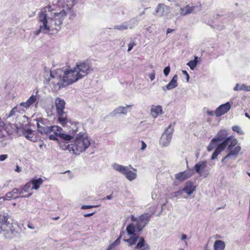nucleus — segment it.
<instances>
[{"label":"nucleus","mask_w":250,"mask_h":250,"mask_svg":"<svg viewBox=\"0 0 250 250\" xmlns=\"http://www.w3.org/2000/svg\"><path fill=\"white\" fill-rule=\"evenodd\" d=\"M25 112V111L23 108L21 104H18L16 106H15L10 112V113L8 115V117H11L16 113H20L22 114Z\"/></svg>","instance_id":"cd10ccee"},{"label":"nucleus","mask_w":250,"mask_h":250,"mask_svg":"<svg viewBox=\"0 0 250 250\" xmlns=\"http://www.w3.org/2000/svg\"><path fill=\"white\" fill-rule=\"evenodd\" d=\"M186 79H187V82H188V80H189V77L188 74L186 75Z\"/></svg>","instance_id":"680f3d73"},{"label":"nucleus","mask_w":250,"mask_h":250,"mask_svg":"<svg viewBox=\"0 0 250 250\" xmlns=\"http://www.w3.org/2000/svg\"><path fill=\"white\" fill-rule=\"evenodd\" d=\"M37 100V96L32 95L26 100V102H21L20 104L26 111V110L29 109L32 104L36 102Z\"/></svg>","instance_id":"a211bd4d"},{"label":"nucleus","mask_w":250,"mask_h":250,"mask_svg":"<svg viewBox=\"0 0 250 250\" xmlns=\"http://www.w3.org/2000/svg\"><path fill=\"white\" fill-rule=\"evenodd\" d=\"M93 69L87 62L77 63L76 66L72 68H66L63 71V77L66 85L76 83L83 78Z\"/></svg>","instance_id":"f257e3e1"},{"label":"nucleus","mask_w":250,"mask_h":250,"mask_svg":"<svg viewBox=\"0 0 250 250\" xmlns=\"http://www.w3.org/2000/svg\"><path fill=\"white\" fill-rule=\"evenodd\" d=\"M185 244L186 246L188 245V242L187 241H185Z\"/></svg>","instance_id":"69168bd1"},{"label":"nucleus","mask_w":250,"mask_h":250,"mask_svg":"<svg viewBox=\"0 0 250 250\" xmlns=\"http://www.w3.org/2000/svg\"><path fill=\"white\" fill-rule=\"evenodd\" d=\"M248 175L250 177V172L248 173Z\"/></svg>","instance_id":"774afa93"},{"label":"nucleus","mask_w":250,"mask_h":250,"mask_svg":"<svg viewBox=\"0 0 250 250\" xmlns=\"http://www.w3.org/2000/svg\"><path fill=\"white\" fill-rule=\"evenodd\" d=\"M9 215L7 213L0 214V229L5 232L4 237L11 239L17 236L18 232L15 230L12 223L8 221Z\"/></svg>","instance_id":"39448f33"},{"label":"nucleus","mask_w":250,"mask_h":250,"mask_svg":"<svg viewBox=\"0 0 250 250\" xmlns=\"http://www.w3.org/2000/svg\"><path fill=\"white\" fill-rule=\"evenodd\" d=\"M162 113L163 109L161 105H152L150 109V115L153 118H156Z\"/></svg>","instance_id":"5701e85b"},{"label":"nucleus","mask_w":250,"mask_h":250,"mask_svg":"<svg viewBox=\"0 0 250 250\" xmlns=\"http://www.w3.org/2000/svg\"><path fill=\"white\" fill-rule=\"evenodd\" d=\"M19 194V189L15 188L11 191L7 192L4 196L5 200H10L12 198L17 199L19 197L18 195Z\"/></svg>","instance_id":"a878e982"},{"label":"nucleus","mask_w":250,"mask_h":250,"mask_svg":"<svg viewBox=\"0 0 250 250\" xmlns=\"http://www.w3.org/2000/svg\"><path fill=\"white\" fill-rule=\"evenodd\" d=\"M90 139L86 133L79 132L71 145L67 146L70 152L79 155L85 151L90 146Z\"/></svg>","instance_id":"7ed1b4c3"},{"label":"nucleus","mask_w":250,"mask_h":250,"mask_svg":"<svg viewBox=\"0 0 250 250\" xmlns=\"http://www.w3.org/2000/svg\"><path fill=\"white\" fill-rule=\"evenodd\" d=\"M41 24L40 29L35 32L36 35H38L41 32L44 34L50 32H57L60 29L62 23V17H41Z\"/></svg>","instance_id":"f03ea898"},{"label":"nucleus","mask_w":250,"mask_h":250,"mask_svg":"<svg viewBox=\"0 0 250 250\" xmlns=\"http://www.w3.org/2000/svg\"><path fill=\"white\" fill-rule=\"evenodd\" d=\"M169 7L164 4H159L156 9V12L158 15H167L169 12Z\"/></svg>","instance_id":"b1692460"},{"label":"nucleus","mask_w":250,"mask_h":250,"mask_svg":"<svg viewBox=\"0 0 250 250\" xmlns=\"http://www.w3.org/2000/svg\"><path fill=\"white\" fill-rule=\"evenodd\" d=\"M193 174V172L190 170H186L176 173L175 175V177L176 180L183 182L191 177Z\"/></svg>","instance_id":"dca6fc26"},{"label":"nucleus","mask_w":250,"mask_h":250,"mask_svg":"<svg viewBox=\"0 0 250 250\" xmlns=\"http://www.w3.org/2000/svg\"><path fill=\"white\" fill-rule=\"evenodd\" d=\"M207 167V165L206 161H200L196 164L193 169L195 170L196 172L200 176L206 177L208 175V173H204V170Z\"/></svg>","instance_id":"2eb2a0df"},{"label":"nucleus","mask_w":250,"mask_h":250,"mask_svg":"<svg viewBox=\"0 0 250 250\" xmlns=\"http://www.w3.org/2000/svg\"><path fill=\"white\" fill-rule=\"evenodd\" d=\"M43 180L41 178L33 179L31 181V185H32V189L37 190L42 184Z\"/></svg>","instance_id":"7c9ffc66"},{"label":"nucleus","mask_w":250,"mask_h":250,"mask_svg":"<svg viewBox=\"0 0 250 250\" xmlns=\"http://www.w3.org/2000/svg\"><path fill=\"white\" fill-rule=\"evenodd\" d=\"M231 104L229 102L222 104L215 111V115L218 117L227 113L231 108Z\"/></svg>","instance_id":"4468645a"},{"label":"nucleus","mask_w":250,"mask_h":250,"mask_svg":"<svg viewBox=\"0 0 250 250\" xmlns=\"http://www.w3.org/2000/svg\"><path fill=\"white\" fill-rule=\"evenodd\" d=\"M94 213L95 212H92V213H88V214H85L83 216L85 217H90V216H92L94 214Z\"/></svg>","instance_id":"6e6d98bb"},{"label":"nucleus","mask_w":250,"mask_h":250,"mask_svg":"<svg viewBox=\"0 0 250 250\" xmlns=\"http://www.w3.org/2000/svg\"><path fill=\"white\" fill-rule=\"evenodd\" d=\"M151 217V214L149 213H146L142 215L139 218L144 223V225H146L149 221V219Z\"/></svg>","instance_id":"c9c22d12"},{"label":"nucleus","mask_w":250,"mask_h":250,"mask_svg":"<svg viewBox=\"0 0 250 250\" xmlns=\"http://www.w3.org/2000/svg\"><path fill=\"white\" fill-rule=\"evenodd\" d=\"M27 227L30 229H35V227L32 225L31 224H30L29 223L28 225H27Z\"/></svg>","instance_id":"864d4df0"},{"label":"nucleus","mask_w":250,"mask_h":250,"mask_svg":"<svg viewBox=\"0 0 250 250\" xmlns=\"http://www.w3.org/2000/svg\"><path fill=\"white\" fill-rule=\"evenodd\" d=\"M228 146V149H231L232 148L238 146V141L236 139H232L231 137H227L224 141L219 144L215 149L212 155L211 159L214 160L217 156Z\"/></svg>","instance_id":"423d86ee"},{"label":"nucleus","mask_w":250,"mask_h":250,"mask_svg":"<svg viewBox=\"0 0 250 250\" xmlns=\"http://www.w3.org/2000/svg\"><path fill=\"white\" fill-rule=\"evenodd\" d=\"M31 189H32L31 188V183H28L23 187L19 189V195H21V197H29L31 196L32 193L28 194L27 195H23V194L25 192H28Z\"/></svg>","instance_id":"bb28decb"},{"label":"nucleus","mask_w":250,"mask_h":250,"mask_svg":"<svg viewBox=\"0 0 250 250\" xmlns=\"http://www.w3.org/2000/svg\"><path fill=\"white\" fill-rule=\"evenodd\" d=\"M173 131V129L170 126H169L165 130L160 140V144L161 146L165 147L169 145L171 141Z\"/></svg>","instance_id":"9d476101"},{"label":"nucleus","mask_w":250,"mask_h":250,"mask_svg":"<svg viewBox=\"0 0 250 250\" xmlns=\"http://www.w3.org/2000/svg\"><path fill=\"white\" fill-rule=\"evenodd\" d=\"M245 116H246L247 117H248L249 118H250V116H249V114H248V113H245Z\"/></svg>","instance_id":"e2e57ef3"},{"label":"nucleus","mask_w":250,"mask_h":250,"mask_svg":"<svg viewBox=\"0 0 250 250\" xmlns=\"http://www.w3.org/2000/svg\"><path fill=\"white\" fill-rule=\"evenodd\" d=\"M141 143H142L141 150H144L146 147V145L145 144V143L144 141H142Z\"/></svg>","instance_id":"8fccbe9b"},{"label":"nucleus","mask_w":250,"mask_h":250,"mask_svg":"<svg viewBox=\"0 0 250 250\" xmlns=\"http://www.w3.org/2000/svg\"><path fill=\"white\" fill-rule=\"evenodd\" d=\"M57 137H58V136L56 134L54 133L53 134L50 135L49 136V138L50 140H57Z\"/></svg>","instance_id":"de8ad7c7"},{"label":"nucleus","mask_w":250,"mask_h":250,"mask_svg":"<svg viewBox=\"0 0 250 250\" xmlns=\"http://www.w3.org/2000/svg\"><path fill=\"white\" fill-rule=\"evenodd\" d=\"M217 142L213 138L207 147L208 151H210L212 150L214 148Z\"/></svg>","instance_id":"58836bf2"},{"label":"nucleus","mask_w":250,"mask_h":250,"mask_svg":"<svg viewBox=\"0 0 250 250\" xmlns=\"http://www.w3.org/2000/svg\"><path fill=\"white\" fill-rule=\"evenodd\" d=\"M195 188L196 186L194 185L193 183L189 181L186 183L184 187L179 192L181 193L182 192H184L188 195H190L193 193Z\"/></svg>","instance_id":"6ab92c4d"},{"label":"nucleus","mask_w":250,"mask_h":250,"mask_svg":"<svg viewBox=\"0 0 250 250\" xmlns=\"http://www.w3.org/2000/svg\"><path fill=\"white\" fill-rule=\"evenodd\" d=\"M112 167L116 171L124 175L129 181L135 180L137 177V170L135 168H133L134 171H132L129 169L128 167L117 163H114L112 165Z\"/></svg>","instance_id":"6e6552de"},{"label":"nucleus","mask_w":250,"mask_h":250,"mask_svg":"<svg viewBox=\"0 0 250 250\" xmlns=\"http://www.w3.org/2000/svg\"><path fill=\"white\" fill-rule=\"evenodd\" d=\"M241 149V147L238 145L234 147L231 148V149H229V153L222 160V162H224L225 160L230 158L231 156H234V159H235L238 155L239 152Z\"/></svg>","instance_id":"f3484780"},{"label":"nucleus","mask_w":250,"mask_h":250,"mask_svg":"<svg viewBox=\"0 0 250 250\" xmlns=\"http://www.w3.org/2000/svg\"><path fill=\"white\" fill-rule=\"evenodd\" d=\"M135 45L136 43L134 41H131L128 44V48L127 51L129 52L130 51H131L133 47Z\"/></svg>","instance_id":"c03bdc74"},{"label":"nucleus","mask_w":250,"mask_h":250,"mask_svg":"<svg viewBox=\"0 0 250 250\" xmlns=\"http://www.w3.org/2000/svg\"><path fill=\"white\" fill-rule=\"evenodd\" d=\"M50 6H46L42 8L41 11L39 16H48L50 14Z\"/></svg>","instance_id":"4c0bfd02"},{"label":"nucleus","mask_w":250,"mask_h":250,"mask_svg":"<svg viewBox=\"0 0 250 250\" xmlns=\"http://www.w3.org/2000/svg\"><path fill=\"white\" fill-rule=\"evenodd\" d=\"M227 131L225 129H222L220 130L214 139L217 141L219 142L223 140H225L227 136Z\"/></svg>","instance_id":"c85d7f7f"},{"label":"nucleus","mask_w":250,"mask_h":250,"mask_svg":"<svg viewBox=\"0 0 250 250\" xmlns=\"http://www.w3.org/2000/svg\"><path fill=\"white\" fill-rule=\"evenodd\" d=\"M49 130L48 133L53 132L60 138L65 140L70 141L72 139V136L70 135L65 134L63 132L62 129L58 125H52L49 126Z\"/></svg>","instance_id":"9b49d317"},{"label":"nucleus","mask_w":250,"mask_h":250,"mask_svg":"<svg viewBox=\"0 0 250 250\" xmlns=\"http://www.w3.org/2000/svg\"><path fill=\"white\" fill-rule=\"evenodd\" d=\"M77 0H72V2L74 3H76L77 2Z\"/></svg>","instance_id":"0e129e2a"},{"label":"nucleus","mask_w":250,"mask_h":250,"mask_svg":"<svg viewBox=\"0 0 250 250\" xmlns=\"http://www.w3.org/2000/svg\"><path fill=\"white\" fill-rule=\"evenodd\" d=\"M207 113L208 115L213 116L214 115H215V111L208 110L207 111Z\"/></svg>","instance_id":"3c124183"},{"label":"nucleus","mask_w":250,"mask_h":250,"mask_svg":"<svg viewBox=\"0 0 250 250\" xmlns=\"http://www.w3.org/2000/svg\"><path fill=\"white\" fill-rule=\"evenodd\" d=\"M113 198V196L112 195H109L108 196H107L106 197H105L104 199H106V200H110V199H112Z\"/></svg>","instance_id":"5fc2aeb1"},{"label":"nucleus","mask_w":250,"mask_h":250,"mask_svg":"<svg viewBox=\"0 0 250 250\" xmlns=\"http://www.w3.org/2000/svg\"><path fill=\"white\" fill-rule=\"evenodd\" d=\"M48 121L46 119L40 118L37 120L38 130L41 134H48Z\"/></svg>","instance_id":"ddd939ff"},{"label":"nucleus","mask_w":250,"mask_h":250,"mask_svg":"<svg viewBox=\"0 0 250 250\" xmlns=\"http://www.w3.org/2000/svg\"><path fill=\"white\" fill-rule=\"evenodd\" d=\"M131 220L136 222V224H131L126 227V231L129 235H133L135 232H140L145 227L146 225H144L142 221L138 218H136L134 216H132Z\"/></svg>","instance_id":"1a4fd4ad"},{"label":"nucleus","mask_w":250,"mask_h":250,"mask_svg":"<svg viewBox=\"0 0 250 250\" xmlns=\"http://www.w3.org/2000/svg\"><path fill=\"white\" fill-rule=\"evenodd\" d=\"M43 71L44 73V78L45 79V77H49L48 74L49 76H50V72H52L53 71H51L49 68L47 67L46 66H44L43 67Z\"/></svg>","instance_id":"a19ab883"},{"label":"nucleus","mask_w":250,"mask_h":250,"mask_svg":"<svg viewBox=\"0 0 250 250\" xmlns=\"http://www.w3.org/2000/svg\"><path fill=\"white\" fill-rule=\"evenodd\" d=\"M233 131L237 132L240 135L244 134V132L241 129V127L237 125L233 126L232 127Z\"/></svg>","instance_id":"ea45409f"},{"label":"nucleus","mask_w":250,"mask_h":250,"mask_svg":"<svg viewBox=\"0 0 250 250\" xmlns=\"http://www.w3.org/2000/svg\"><path fill=\"white\" fill-rule=\"evenodd\" d=\"M4 201L5 198H4V197H0V205H1L4 202Z\"/></svg>","instance_id":"4d7b16f0"},{"label":"nucleus","mask_w":250,"mask_h":250,"mask_svg":"<svg viewBox=\"0 0 250 250\" xmlns=\"http://www.w3.org/2000/svg\"><path fill=\"white\" fill-rule=\"evenodd\" d=\"M170 68L169 66H167L164 68L163 72L166 77L167 76L170 72Z\"/></svg>","instance_id":"37998d69"},{"label":"nucleus","mask_w":250,"mask_h":250,"mask_svg":"<svg viewBox=\"0 0 250 250\" xmlns=\"http://www.w3.org/2000/svg\"><path fill=\"white\" fill-rule=\"evenodd\" d=\"M198 62V57H195L193 60L190 61L187 65L190 67L191 70H193L197 65Z\"/></svg>","instance_id":"e433bc0d"},{"label":"nucleus","mask_w":250,"mask_h":250,"mask_svg":"<svg viewBox=\"0 0 250 250\" xmlns=\"http://www.w3.org/2000/svg\"><path fill=\"white\" fill-rule=\"evenodd\" d=\"M207 245L206 246V247L204 248V250H207Z\"/></svg>","instance_id":"338daca9"},{"label":"nucleus","mask_w":250,"mask_h":250,"mask_svg":"<svg viewBox=\"0 0 250 250\" xmlns=\"http://www.w3.org/2000/svg\"><path fill=\"white\" fill-rule=\"evenodd\" d=\"M62 73L63 70L61 69L53 70L52 72H50V76L48 78L45 77V80L54 89H59L66 85Z\"/></svg>","instance_id":"20e7f679"},{"label":"nucleus","mask_w":250,"mask_h":250,"mask_svg":"<svg viewBox=\"0 0 250 250\" xmlns=\"http://www.w3.org/2000/svg\"><path fill=\"white\" fill-rule=\"evenodd\" d=\"M120 238H121V236H120L119 238H118L116 240V241L109 247L107 250H110L111 249H112L113 247L118 245L120 242Z\"/></svg>","instance_id":"79ce46f5"},{"label":"nucleus","mask_w":250,"mask_h":250,"mask_svg":"<svg viewBox=\"0 0 250 250\" xmlns=\"http://www.w3.org/2000/svg\"><path fill=\"white\" fill-rule=\"evenodd\" d=\"M187 235L183 234L182 235L181 239L182 240H184L186 239H187Z\"/></svg>","instance_id":"13d9d810"},{"label":"nucleus","mask_w":250,"mask_h":250,"mask_svg":"<svg viewBox=\"0 0 250 250\" xmlns=\"http://www.w3.org/2000/svg\"><path fill=\"white\" fill-rule=\"evenodd\" d=\"M80 124L78 122L71 121L68 126L69 127L73 133H76L78 131Z\"/></svg>","instance_id":"f704fd0d"},{"label":"nucleus","mask_w":250,"mask_h":250,"mask_svg":"<svg viewBox=\"0 0 250 250\" xmlns=\"http://www.w3.org/2000/svg\"><path fill=\"white\" fill-rule=\"evenodd\" d=\"M225 247V243L222 240H216L213 244V250H224Z\"/></svg>","instance_id":"c756f323"},{"label":"nucleus","mask_w":250,"mask_h":250,"mask_svg":"<svg viewBox=\"0 0 250 250\" xmlns=\"http://www.w3.org/2000/svg\"><path fill=\"white\" fill-rule=\"evenodd\" d=\"M130 246L135 244L138 241V243L135 246V249L137 250H149L150 248L146 242L145 239L143 237H139L138 235L134 234L132 235L129 239H124Z\"/></svg>","instance_id":"0eeeda50"},{"label":"nucleus","mask_w":250,"mask_h":250,"mask_svg":"<svg viewBox=\"0 0 250 250\" xmlns=\"http://www.w3.org/2000/svg\"><path fill=\"white\" fill-rule=\"evenodd\" d=\"M182 73L183 74H185L186 76L188 74V72L186 70H182Z\"/></svg>","instance_id":"052dcab7"},{"label":"nucleus","mask_w":250,"mask_h":250,"mask_svg":"<svg viewBox=\"0 0 250 250\" xmlns=\"http://www.w3.org/2000/svg\"><path fill=\"white\" fill-rule=\"evenodd\" d=\"M58 121L63 126H68L71 121H69L65 112L57 114Z\"/></svg>","instance_id":"412c9836"},{"label":"nucleus","mask_w":250,"mask_h":250,"mask_svg":"<svg viewBox=\"0 0 250 250\" xmlns=\"http://www.w3.org/2000/svg\"><path fill=\"white\" fill-rule=\"evenodd\" d=\"M15 171L19 173V172H20L21 171V168L19 166H16V168L15 169Z\"/></svg>","instance_id":"603ef678"},{"label":"nucleus","mask_w":250,"mask_h":250,"mask_svg":"<svg viewBox=\"0 0 250 250\" xmlns=\"http://www.w3.org/2000/svg\"><path fill=\"white\" fill-rule=\"evenodd\" d=\"M22 134L26 139L32 142H36L39 139L37 131L31 130L28 126H25L23 128Z\"/></svg>","instance_id":"f8f14e48"},{"label":"nucleus","mask_w":250,"mask_h":250,"mask_svg":"<svg viewBox=\"0 0 250 250\" xmlns=\"http://www.w3.org/2000/svg\"><path fill=\"white\" fill-rule=\"evenodd\" d=\"M8 158L7 154L0 155V161L2 162Z\"/></svg>","instance_id":"49530a36"},{"label":"nucleus","mask_w":250,"mask_h":250,"mask_svg":"<svg viewBox=\"0 0 250 250\" xmlns=\"http://www.w3.org/2000/svg\"><path fill=\"white\" fill-rule=\"evenodd\" d=\"M132 25L126 22H125L121 25H115L114 26L113 29H117L120 31H123L128 28H132Z\"/></svg>","instance_id":"72a5a7b5"},{"label":"nucleus","mask_w":250,"mask_h":250,"mask_svg":"<svg viewBox=\"0 0 250 250\" xmlns=\"http://www.w3.org/2000/svg\"><path fill=\"white\" fill-rule=\"evenodd\" d=\"M173 31H174V29H172L171 28H168L167 29V34H168V33H171Z\"/></svg>","instance_id":"bf43d9fd"},{"label":"nucleus","mask_w":250,"mask_h":250,"mask_svg":"<svg viewBox=\"0 0 250 250\" xmlns=\"http://www.w3.org/2000/svg\"><path fill=\"white\" fill-rule=\"evenodd\" d=\"M148 77L151 81H153L155 79V71H153L151 73L148 75Z\"/></svg>","instance_id":"a18cd8bd"},{"label":"nucleus","mask_w":250,"mask_h":250,"mask_svg":"<svg viewBox=\"0 0 250 250\" xmlns=\"http://www.w3.org/2000/svg\"><path fill=\"white\" fill-rule=\"evenodd\" d=\"M65 104V103L63 100L60 98H57L55 99V105L57 114L64 112Z\"/></svg>","instance_id":"4be33fe9"},{"label":"nucleus","mask_w":250,"mask_h":250,"mask_svg":"<svg viewBox=\"0 0 250 250\" xmlns=\"http://www.w3.org/2000/svg\"><path fill=\"white\" fill-rule=\"evenodd\" d=\"M94 207V206H89V205H83L82 206L81 208L82 209H87V208H91Z\"/></svg>","instance_id":"09e8293b"},{"label":"nucleus","mask_w":250,"mask_h":250,"mask_svg":"<svg viewBox=\"0 0 250 250\" xmlns=\"http://www.w3.org/2000/svg\"><path fill=\"white\" fill-rule=\"evenodd\" d=\"M177 80L178 76L177 75H175L167 85L162 87V89L164 91H166L167 90H171L176 87L178 86Z\"/></svg>","instance_id":"aec40b11"},{"label":"nucleus","mask_w":250,"mask_h":250,"mask_svg":"<svg viewBox=\"0 0 250 250\" xmlns=\"http://www.w3.org/2000/svg\"><path fill=\"white\" fill-rule=\"evenodd\" d=\"M132 105L126 104L125 106H119L115 108L112 112V115L115 116L117 114H126L127 113V108H131Z\"/></svg>","instance_id":"393cba45"},{"label":"nucleus","mask_w":250,"mask_h":250,"mask_svg":"<svg viewBox=\"0 0 250 250\" xmlns=\"http://www.w3.org/2000/svg\"><path fill=\"white\" fill-rule=\"evenodd\" d=\"M233 89L234 91L243 90L245 91H250V85H247L245 84H243L240 85L239 83H236Z\"/></svg>","instance_id":"473e14b6"},{"label":"nucleus","mask_w":250,"mask_h":250,"mask_svg":"<svg viewBox=\"0 0 250 250\" xmlns=\"http://www.w3.org/2000/svg\"><path fill=\"white\" fill-rule=\"evenodd\" d=\"M194 9V7L187 5L185 7L181 8V13L183 15L189 14L192 12Z\"/></svg>","instance_id":"2f4dec72"}]
</instances>
